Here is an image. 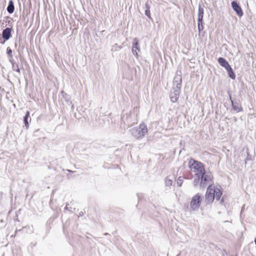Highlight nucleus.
<instances>
[{
    "label": "nucleus",
    "mask_w": 256,
    "mask_h": 256,
    "mask_svg": "<svg viewBox=\"0 0 256 256\" xmlns=\"http://www.w3.org/2000/svg\"><path fill=\"white\" fill-rule=\"evenodd\" d=\"M130 134L138 140L142 139L148 132L147 126L144 123L130 130Z\"/></svg>",
    "instance_id": "nucleus-1"
},
{
    "label": "nucleus",
    "mask_w": 256,
    "mask_h": 256,
    "mask_svg": "<svg viewBox=\"0 0 256 256\" xmlns=\"http://www.w3.org/2000/svg\"><path fill=\"white\" fill-rule=\"evenodd\" d=\"M190 168L195 172V176H200L205 170L204 164L200 162L190 158L188 162Z\"/></svg>",
    "instance_id": "nucleus-2"
},
{
    "label": "nucleus",
    "mask_w": 256,
    "mask_h": 256,
    "mask_svg": "<svg viewBox=\"0 0 256 256\" xmlns=\"http://www.w3.org/2000/svg\"><path fill=\"white\" fill-rule=\"evenodd\" d=\"M200 186L204 188L208 182L211 181L212 179V176L210 172H206L204 170V172L200 175Z\"/></svg>",
    "instance_id": "nucleus-3"
},
{
    "label": "nucleus",
    "mask_w": 256,
    "mask_h": 256,
    "mask_svg": "<svg viewBox=\"0 0 256 256\" xmlns=\"http://www.w3.org/2000/svg\"><path fill=\"white\" fill-rule=\"evenodd\" d=\"M214 186L210 185L206 194L205 202L207 204H212L214 199Z\"/></svg>",
    "instance_id": "nucleus-4"
},
{
    "label": "nucleus",
    "mask_w": 256,
    "mask_h": 256,
    "mask_svg": "<svg viewBox=\"0 0 256 256\" xmlns=\"http://www.w3.org/2000/svg\"><path fill=\"white\" fill-rule=\"evenodd\" d=\"M202 201L201 196L199 194L194 195L190 202V206L192 210H195L199 208Z\"/></svg>",
    "instance_id": "nucleus-5"
},
{
    "label": "nucleus",
    "mask_w": 256,
    "mask_h": 256,
    "mask_svg": "<svg viewBox=\"0 0 256 256\" xmlns=\"http://www.w3.org/2000/svg\"><path fill=\"white\" fill-rule=\"evenodd\" d=\"M182 79L181 72L180 71H177L173 80L174 87L180 88L182 86Z\"/></svg>",
    "instance_id": "nucleus-6"
},
{
    "label": "nucleus",
    "mask_w": 256,
    "mask_h": 256,
    "mask_svg": "<svg viewBox=\"0 0 256 256\" xmlns=\"http://www.w3.org/2000/svg\"><path fill=\"white\" fill-rule=\"evenodd\" d=\"M174 91L171 92L170 96V100L172 102H176L178 99L179 96L180 92V88H173Z\"/></svg>",
    "instance_id": "nucleus-7"
},
{
    "label": "nucleus",
    "mask_w": 256,
    "mask_h": 256,
    "mask_svg": "<svg viewBox=\"0 0 256 256\" xmlns=\"http://www.w3.org/2000/svg\"><path fill=\"white\" fill-rule=\"evenodd\" d=\"M140 51L139 41L138 38H135L132 41V52L136 57L138 56V52Z\"/></svg>",
    "instance_id": "nucleus-8"
},
{
    "label": "nucleus",
    "mask_w": 256,
    "mask_h": 256,
    "mask_svg": "<svg viewBox=\"0 0 256 256\" xmlns=\"http://www.w3.org/2000/svg\"><path fill=\"white\" fill-rule=\"evenodd\" d=\"M231 4L232 9L236 12V14L238 16H242L243 15V12L237 2L234 0L232 2Z\"/></svg>",
    "instance_id": "nucleus-9"
},
{
    "label": "nucleus",
    "mask_w": 256,
    "mask_h": 256,
    "mask_svg": "<svg viewBox=\"0 0 256 256\" xmlns=\"http://www.w3.org/2000/svg\"><path fill=\"white\" fill-rule=\"evenodd\" d=\"M12 28H6L2 30V38L5 40H8L12 36Z\"/></svg>",
    "instance_id": "nucleus-10"
},
{
    "label": "nucleus",
    "mask_w": 256,
    "mask_h": 256,
    "mask_svg": "<svg viewBox=\"0 0 256 256\" xmlns=\"http://www.w3.org/2000/svg\"><path fill=\"white\" fill-rule=\"evenodd\" d=\"M230 99L232 104V106L234 110L237 112H240L242 110V108L240 106V105L237 102H234V101L232 99V96L230 94H229Z\"/></svg>",
    "instance_id": "nucleus-11"
},
{
    "label": "nucleus",
    "mask_w": 256,
    "mask_h": 256,
    "mask_svg": "<svg viewBox=\"0 0 256 256\" xmlns=\"http://www.w3.org/2000/svg\"><path fill=\"white\" fill-rule=\"evenodd\" d=\"M6 10L9 14H12L14 10V2L12 0H10L8 2Z\"/></svg>",
    "instance_id": "nucleus-12"
},
{
    "label": "nucleus",
    "mask_w": 256,
    "mask_h": 256,
    "mask_svg": "<svg viewBox=\"0 0 256 256\" xmlns=\"http://www.w3.org/2000/svg\"><path fill=\"white\" fill-rule=\"evenodd\" d=\"M204 13V8L201 6L200 5L198 6V20L200 22L203 20Z\"/></svg>",
    "instance_id": "nucleus-13"
},
{
    "label": "nucleus",
    "mask_w": 256,
    "mask_h": 256,
    "mask_svg": "<svg viewBox=\"0 0 256 256\" xmlns=\"http://www.w3.org/2000/svg\"><path fill=\"white\" fill-rule=\"evenodd\" d=\"M214 198H216V200H218L222 195V192L218 188L214 187Z\"/></svg>",
    "instance_id": "nucleus-14"
},
{
    "label": "nucleus",
    "mask_w": 256,
    "mask_h": 256,
    "mask_svg": "<svg viewBox=\"0 0 256 256\" xmlns=\"http://www.w3.org/2000/svg\"><path fill=\"white\" fill-rule=\"evenodd\" d=\"M29 117H30V112L27 111L25 116L24 118V123L25 124V126L26 127V128H28L29 127V124H28V118H29Z\"/></svg>",
    "instance_id": "nucleus-15"
},
{
    "label": "nucleus",
    "mask_w": 256,
    "mask_h": 256,
    "mask_svg": "<svg viewBox=\"0 0 256 256\" xmlns=\"http://www.w3.org/2000/svg\"><path fill=\"white\" fill-rule=\"evenodd\" d=\"M218 64L222 67H224L226 65L228 64V62L226 61L224 58L220 57L218 60Z\"/></svg>",
    "instance_id": "nucleus-16"
},
{
    "label": "nucleus",
    "mask_w": 256,
    "mask_h": 256,
    "mask_svg": "<svg viewBox=\"0 0 256 256\" xmlns=\"http://www.w3.org/2000/svg\"><path fill=\"white\" fill-rule=\"evenodd\" d=\"M195 178L193 181L194 186H196L200 184L201 178H200V176H195Z\"/></svg>",
    "instance_id": "nucleus-17"
},
{
    "label": "nucleus",
    "mask_w": 256,
    "mask_h": 256,
    "mask_svg": "<svg viewBox=\"0 0 256 256\" xmlns=\"http://www.w3.org/2000/svg\"><path fill=\"white\" fill-rule=\"evenodd\" d=\"M228 76L230 78H231L232 80H234L236 78V75L234 72H233V70L232 68H230L227 71Z\"/></svg>",
    "instance_id": "nucleus-18"
},
{
    "label": "nucleus",
    "mask_w": 256,
    "mask_h": 256,
    "mask_svg": "<svg viewBox=\"0 0 256 256\" xmlns=\"http://www.w3.org/2000/svg\"><path fill=\"white\" fill-rule=\"evenodd\" d=\"M12 70L18 73H20V68H19L18 64L17 63L13 64V66H12Z\"/></svg>",
    "instance_id": "nucleus-19"
},
{
    "label": "nucleus",
    "mask_w": 256,
    "mask_h": 256,
    "mask_svg": "<svg viewBox=\"0 0 256 256\" xmlns=\"http://www.w3.org/2000/svg\"><path fill=\"white\" fill-rule=\"evenodd\" d=\"M172 180L166 178L165 180V184L166 186H170L172 185Z\"/></svg>",
    "instance_id": "nucleus-20"
},
{
    "label": "nucleus",
    "mask_w": 256,
    "mask_h": 256,
    "mask_svg": "<svg viewBox=\"0 0 256 256\" xmlns=\"http://www.w3.org/2000/svg\"><path fill=\"white\" fill-rule=\"evenodd\" d=\"M6 54L9 58H12V50L10 47H8L6 49Z\"/></svg>",
    "instance_id": "nucleus-21"
},
{
    "label": "nucleus",
    "mask_w": 256,
    "mask_h": 256,
    "mask_svg": "<svg viewBox=\"0 0 256 256\" xmlns=\"http://www.w3.org/2000/svg\"><path fill=\"white\" fill-rule=\"evenodd\" d=\"M183 182L182 178L181 176H180L177 180V185L178 186H181Z\"/></svg>",
    "instance_id": "nucleus-22"
},
{
    "label": "nucleus",
    "mask_w": 256,
    "mask_h": 256,
    "mask_svg": "<svg viewBox=\"0 0 256 256\" xmlns=\"http://www.w3.org/2000/svg\"><path fill=\"white\" fill-rule=\"evenodd\" d=\"M198 30L200 32V31H202V30H203L204 29V26H202V21L201 22H199V21L198 20Z\"/></svg>",
    "instance_id": "nucleus-23"
},
{
    "label": "nucleus",
    "mask_w": 256,
    "mask_h": 256,
    "mask_svg": "<svg viewBox=\"0 0 256 256\" xmlns=\"http://www.w3.org/2000/svg\"><path fill=\"white\" fill-rule=\"evenodd\" d=\"M145 14L149 18H151L150 10H145Z\"/></svg>",
    "instance_id": "nucleus-24"
},
{
    "label": "nucleus",
    "mask_w": 256,
    "mask_h": 256,
    "mask_svg": "<svg viewBox=\"0 0 256 256\" xmlns=\"http://www.w3.org/2000/svg\"><path fill=\"white\" fill-rule=\"evenodd\" d=\"M144 8L145 10H150V6L148 5V3H146L144 5Z\"/></svg>",
    "instance_id": "nucleus-25"
},
{
    "label": "nucleus",
    "mask_w": 256,
    "mask_h": 256,
    "mask_svg": "<svg viewBox=\"0 0 256 256\" xmlns=\"http://www.w3.org/2000/svg\"><path fill=\"white\" fill-rule=\"evenodd\" d=\"M225 68V69L226 70V71H228V69H230V68H232L230 66V64L228 63L227 64L226 66L224 67Z\"/></svg>",
    "instance_id": "nucleus-26"
},
{
    "label": "nucleus",
    "mask_w": 256,
    "mask_h": 256,
    "mask_svg": "<svg viewBox=\"0 0 256 256\" xmlns=\"http://www.w3.org/2000/svg\"><path fill=\"white\" fill-rule=\"evenodd\" d=\"M69 204H67L64 208L65 210H70V209H72V206H68Z\"/></svg>",
    "instance_id": "nucleus-27"
},
{
    "label": "nucleus",
    "mask_w": 256,
    "mask_h": 256,
    "mask_svg": "<svg viewBox=\"0 0 256 256\" xmlns=\"http://www.w3.org/2000/svg\"><path fill=\"white\" fill-rule=\"evenodd\" d=\"M137 196H138V200H140L142 198V194H138Z\"/></svg>",
    "instance_id": "nucleus-28"
},
{
    "label": "nucleus",
    "mask_w": 256,
    "mask_h": 256,
    "mask_svg": "<svg viewBox=\"0 0 256 256\" xmlns=\"http://www.w3.org/2000/svg\"><path fill=\"white\" fill-rule=\"evenodd\" d=\"M10 63L12 64V66H13V64H16L14 62V59L12 58H12H10Z\"/></svg>",
    "instance_id": "nucleus-29"
},
{
    "label": "nucleus",
    "mask_w": 256,
    "mask_h": 256,
    "mask_svg": "<svg viewBox=\"0 0 256 256\" xmlns=\"http://www.w3.org/2000/svg\"><path fill=\"white\" fill-rule=\"evenodd\" d=\"M6 40H4L2 41V38L0 37V43L2 44H4L5 43Z\"/></svg>",
    "instance_id": "nucleus-30"
},
{
    "label": "nucleus",
    "mask_w": 256,
    "mask_h": 256,
    "mask_svg": "<svg viewBox=\"0 0 256 256\" xmlns=\"http://www.w3.org/2000/svg\"><path fill=\"white\" fill-rule=\"evenodd\" d=\"M109 234L108 233H104V236H107V235H108Z\"/></svg>",
    "instance_id": "nucleus-31"
},
{
    "label": "nucleus",
    "mask_w": 256,
    "mask_h": 256,
    "mask_svg": "<svg viewBox=\"0 0 256 256\" xmlns=\"http://www.w3.org/2000/svg\"><path fill=\"white\" fill-rule=\"evenodd\" d=\"M74 108V105H72V110H73Z\"/></svg>",
    "instance_id": "nucleus-32"
},
{
    "label": "nucleus",
    "mask_w": 256,
    "mask_h": 256,
    "mask_svg": "<svg viewBox=\"0 0 256 256\" xmlns=\"http://www.w3.org/2000/svg\"><path fill=\"white\" fill-rule=\"evenodd\" d=\"M15 47L16 48L17 47V43H15Z\"/></svg>",
    "instance_id": "nucleus-33"
},
{
    "label": "nucleus",
    "mask_w": 256,
    "mask_h": 256,
    "mask_svg": "<svg viewBox=\"0 0 256 256\" xmlns=\"http://www.w3.org/2000/svg\"><path fill=\"white\" fill-rule=\"evenodd\" d=\"M222 202H223V198H222V199L221 200H220V202H221V203H222Z\"/></svg>",
    "instance_id": "nucleus-34"
}]
</instances>
